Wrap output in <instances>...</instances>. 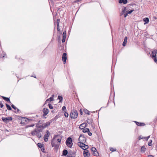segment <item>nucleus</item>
Wrapping results in <instances>:
<instances>
[{
  "mask_svg": "<svg viewBox=\"0 0 157 157\" xmlns=\"http://www.w3.org/2000/svg\"><path fill=\"white\" fill-rule=\"evenodd\" d=\"M16 109H17V112H15L16 113H19V112L20 111V110L19 109H17V108Z\"/></svg>",
  "mask_w": 157,
  "mask_h": 157,
  "instance_id": "nucleus-59",
  "label": "nucleus"
},
{
  "mask_svg": "<svg viewBox=\"0 0 157 157\" xmlns=\"http://www.w3.org/2000/svg\"><path fill=\"white\" fill-rule=\"evenodd\" d=\"M128 38L127 36H125L124 37V41L122 45L123 46H124L126 45V44L127 42V40Z\"/></svg>",
  "mask_w": 157,
  "mask_h": 157,
  "instance_id": "nucleus-15",
  "label": "nucleus"
},
{
  "mask_svg": "<svg viewBox=\"0 0 157 157\" xmlns=\"http://www.w3.org/2000/svg\"><path fill=\"white\" fill-rule=\"evenodd\" d=\"M128 13H125L124 14V17H126L128 15Z\"/></svg>",
  "mask_w": 157,
  "mask_h": 157,
  "instance_id": "nucleus-64",
  "label": "nucleus"
},
{
  "mask_svg": "<svg viewBox=\"0 0 157 157\" xmlns=\"http://www.w3.org/2000/svg\"><path fill=\"white\" fill-rule=\"evenodd\" d=\"M41 128H43V129L44 128H44V125H43V124H42V125H41Z\"/></svg>",
  "mask_w": 157,
  "mask_h": 157,
  "instance_id": "nucleus-62",
  "label": "nucleus"
},
{
  "mask_svg": "<svg viewBox=\"0 0 157 157\" xmlns=\"http://www.w3.org/2000/svg\"><path fill=\"white\" fill-rule=\"evenodd\" d=\"M2 121L6 124L8 123L9 122L6 117H2Z\"/></svg>",
  "mask_w": 157,
  "mask_h": 157,
  "instance_id": "nucleus-19",
  "label": "nucleus"
},
{
  "mask_svg": "<svg viewBox=\"0 0 157 157\" xmlns=\"http://www.w3.org/2000/svg\"><path fill=\"white\" fill-rule=\"evenodd\" d=\"M6 108L7 109L9 110H12V108H11V107L8 104H6Z\"/></svg>",
  "mask_w": 157,
  "mask_h": 157,
  "instance_id": "nucleus-29",
  "label": "nucleus"
},
{
  "mask_svg": "<svg viewBox=\"0 0 157 157\" xmlns=\"http://www.w3.org/2000/svg\"><path fill=\"white\" fill-rule=\"evenodd\" d=\"M7 118V120L8 121H9H9H11L12 120L13 118L11 117H6Z\"/></svg>",
  "mask_w": 157,
  "mask_h": 157,
  "instance_id": "nucleus-42",
  "label": "nucleus"
},
{
  "mask_svg": "<svg viewBox=\"0 0 157 157\" xmlns=\"http://www.w3.org/2000/svg\"><path fill=\"white\" fill-rule=\"evenodd\" d=\"M91 151L92 153L94 156H98L99 155V154L97 151L95 147H92L91 149Z\"/></svg>",
  "mask_w": 157,
  "mask_h": 157,
  "instance_id": "nucleus-4",
  "label": "nucleus"
},
{
  "mask_svg": "<svg viewBox=\"0 0 157 157\" xmlns=\"http://www.w3.org/2000/svg\"><path fill=\"white\" fill-rule=\"evenodd\" d=\"M157 54V49H155L152 52L151 56L152 59H154L155 62L157 63V57L156 56Z\"/></svg>",
  "mask_w": 157,
  "mask_h": 157,
  "instance_id": "nucleus-3",
  "label": "nucleus"
},
{
  "mask_svg": "<svg viewBox=\"0 0 157 157\" xmlns=\"http://www.w3.org/2000/svg\"><path fill=\"white\" fill-rule=\"evenodd\" d=\"M66 143L67 145L69 147V137L67 138V140L66 141Z\"/></svg>",
  "mask_w": 157,
  "mask_h": 157,
  "instance_id": "nucleus-39",
  "label": "nucleus"
},
{
  "mask_svg": "<svg viewBox=\"0 0 157 157\" xmlns=\"http://www.w3.org/2000/svg\"><path fill=\"white\" fill-rule=\"evenodd\" d=\"M58 99L59 100V102H62L63 99V97L62 96H59L58 97Z\"/></svg>",
  "mask_w": 157,
  "mask_h": 157,
  "instance_id": "nucleus-27",
  "label": "nucleus"
},
{
  "mask_svg": "<svg viewBox=\"0 0 157 157\" xmlns=\"http://www.w3.org/2000/svg\"><path fill=\"white\" fill-rule=\"evenodd\" d=\"M67 59V54L66 53H64L63 54L62 57V60L64 64L66 63Z\"/></svg>",
  "mask_w": 157,
  "mask_h": 157,
  "instance_id": "nucleus-7",
  "label": "nucleus"
},
{
  "mask_svg": "<svg viewBox=\"0 0 157 157\" xmlns=\"http://www.w3.org/2000/svg\"><path fill=\"white\" fill-rule=\"evenodd\" d=\"M82 132L84 133L87 132L89 131V129L88 128H86L84 129H83Z\"/></svg>",
  "mask_w": 157,
  "mask_h": 157,
  "instance_id": "nucleus-31",
  "label": "nucleus"
},
{
  "mask_svg": "<svg viewBox=\"0 0 157 157\" xmlns=\"http://www.w3.org/2000/svg\"><path fill=\"white\" fill-rule=\"evenodd\" d=\"M88 135L90 136H91L92 135V133L91 132H90V130H89V131H88Z\"/></svg>",
  "mask_w": 157,
  "mask_h": 157,
  "instance_id": "nucleus-55",
  "label": "nucleus"
},
{
  "mask_svg": "<svg viewBox=\"0 0 157 157\" xmlns=\"http://www.w3.org/2000/svg\"><path fill=\"white\" fill-rule=\"evenodd\" d=\"M110 150L111 151H116V148H113V147H110Z\"/></svg>",
  "mask_w": 157,
  "mask_h": 157,
  "instance_id": "nucleus-40",
  "label": "nucleus"
},
{
  "mask_svg": "<svg viewBox=\"0 0 157 157\" xmlns=\"http://www.w3.org/2000/svg\"><path fill=\"white\" fill-rule=\"evenodd\" d=\"M1 97L5 101L7 102H9V103H11V102L9 98H7L3 96H2Z\"/></svg>",
  "mask_w": 157,
  "mask_h": 157,
  "instance_id": "nucleus-16",
  "label": "nucleus"
},
{
  "mask_svg": "<svg viewBox=\"0 0 157 157\" xmlns=\"http://www.w3.org/2000/svg\"><path fill=\"white\" fill-rule=\"evenodd\" d=\"M72 138L69 137V147L71 148L72 145L73 143H72Z\"/></svg>",
  "mask_w": 157,
  "mask_h": 157,
  "instance_id": "nucleus-26",
  "label": "nucleus"
},
{
  "mask_svg": "<svg viewBox=\"0 0 157 157\" xmlns=\"http://www.w3.org/2000/svg\"><path fill=\"white\" fill-rule=\"evenodd\" d=\"M55 140V139L53 138L51 142V144L52 145V146L53 147H55L56 144H55V142L54 141Z\"/></svg>",
  "mask_w": 157,
  "mask_h": 157,
  "instance_id": "nucleus-25",
  "label": "nucleus"
},
{
  "mask_svg": "<svg viewBox=\"0 0 157 157\" xmlns=\"http://www.w3.org/2000/svg\"><path fill=\"white\" fill-rule=\"evenodd\" d=\"M128 2L127 0H119V2L120 3H123L126 4Z\"/></svg>",
  "mask_w": 157,
  "mask_h": 157,
  "instance_id": "nucleus-18",
  "label": "nucleus"
},
{
  "mask_svg": "<svg viewBox=\"0 0 157 157\" xmlns=\"http://www.w3.org/2000/svg\"><path fill=\"white\" fill-rule=\"evenodd\" d=\"M143 21L145 22L144 24L148 23L149 22V19L148 17H145L143 19Z\"/></svg>",
  "mask_w": 157,
  "mask_h": 157,
  "instance_id": "nucleus-23",
  "label": "nucleus"
},
{
  "mask_svg": "<svg viewBox=\"0 0 157 157\" xmlns=\"http://www.w3.org/2000/svg\"><path fill=\"white\" fill-rule=\"evenodd\" d=\"M57 118V116H56L54 118H52V119L50 120L48 122L50 123V124L52 123V122L54 121H56V119Z\"/></svg>",
  "mask_w": 157,
  "mask_h": 157,
  "instance_id": "nucleus-20",
  "label": "nucleus"
},
{
  "mask_svg": "<svg viewBox=\"0 0 157 157\" xmlns=\"http://www.w3.org/2000/svg\"><path fill=\"white\" fill-rule=\"evenodd\" d=\"M79 142L82 143V144H84L86 141V138L83 135L81 134L78 139Z\"/></svg>",
  "mask_w": 157,
  "mask_h": 157,
  "instance_id": "nucleus-2",
  "label": "nucleus"
},
{
  "mask_svg": "<svg viewBox=\"0 0 157 157\" xmlns=\"http://www.w3.org/2000/svg\"><path fill=\"white\" fill-rule=\"evenodd\" d=\"M41 149V151L42 152H44V150H45V149L44 148V146L42 147H41L40 148Z\"/></svg>",
  "mask_w": 157,
  "mask_h": 157,
  "instance_id": "nucleus-52",
  "label": "nucleus"
},
{
  "mask_svg": "<svg viewBox=\"0 0 157 157\" xmlns=\"http://www.w3.org/2000/svg\"><path fill=\"white\" fill-rule=\"evenodd\" d=\"M143 139H144V137H142L141 136H139L138 138V139L139 140H140Z\"/></svg>",
  "mask_w": 157,
  "mask_h": 157,
  "instance_id": "nucleus-54",
  "label": "nucleus"
},
{
  "mask_svg": "<svg viewBox=\"0 0 157 157\" xmlns=\"http://www.w3.org/2000/svg\"><path fill=\"white\" fill-rule=\"evenodd\" d=\"M37 133V129L35 128L33 131H32L31 133L33 136H35Z\"/></svg>",
  "mask_w": 157,
  "mask_h": 157,
  "instance_id": "nucleus-13",
  "label": "nucleus"
},
{
  "mask_svg": "<svg viewBox=\"0 0 157 157\" xmlns=\"http://www.w3.org/2000/svg\"><path fill=\"white\" fill-rule=\"evenodd\" d=\"M28 118H27L23 117L22 118L21 120V121H23V122L24 123H25V124H26V122H27V123L28 122Z\"/></svg>",
  "mask_w": 157,
  "mask_h": 157,
  "instance_id": "nucleus-21",
  "label": "nucleus"
},
{
  "mask_svg": "<svg viewBox=\"0 0 157 157\" xmlns=\"http://www.w3.org/2000/svg\"><path fill=\"white\" fill-rule=\"evenodd\" d=\"M46 134L44 135V140L45 142L48 141V137L50 135V133L49 132V131L47 130L46 131Z\"/></svg>",
  "mask_w": 157,
  "mask_h": 157,
  "instance_id": "nucleus-6",
  "label": "nucleus"
},
{
  "mask_svg": "<svg viewBox=\"0 0 157 157\" xmlns=\"http://www.w3.org/2000/svg\"><path fill=\"white\" fill-rule=\"evenodd\" d=\"M86 124L83 123L80 125L79 126V128L81 129H83V128L86 127Z\"/></svg>",
  "mask_w": 157,
  "mask_h": 157,
  "instance_id": "nucleus-12",
  "label": "nucleus"
},
{
  "mask_svg": "<svg viewBox=\"0 0 157 157\" xmlns=\"http://www.w3.org/2000/svg\"><path fill=\"white\" fill-rule=\"evenodd\" d=\"M146 150V148L145 147V146H142L140 150V151L141 152L144 153L145 152Z\"/></svg>",
  "mask_w": 157,
  "mask_h": 157,
  "instance_id": "nucleus-17",
  "label": "nucleus"
},
{
  "mask_svg": "<svg viewBox=\"0 0 157 157\" xmlns=\"http://www.w3.org/2000/svg\"><path fill=\"white\" fill-rule=\"evenodd\" d=\"M134 11V10H131L130 11H128L127 13L128 14H130Z\"/></svg>",
  "mask_w": 157,
  "mask_h": 157,
  "instance_id": "nucleus-46",
  "label": "nucleus"
},
{
  "mask_svg": "<svg viewBox=\"0 0 157 157\" xmlns=\"http://www.w3.org/2000/svg\"><path fill=\"white\" fill-rule=\"evenodd\" d=\"M136 124L138 126H144L145 125V124L144 123L139 122L136 121H134Z\"/></svg>",
  "mask_w": 157,
  "mask_h": 157,
  "instance_id": "nucleus-10",
  "label": "nucleus"
},
{
  "mask_svg": "<svg viewBox=\"0 0 157 157\" xmlns=\"http://www.w3.org/2000/svg\"><path fill=\"white\" fill-rule=\"evenodd\" d=\"M86 121L89 124H91L92 123V120L89 119H88Z\"/></svg>",
  "mask_w": 157,
  "mask_h": 157,
  "instance_id": "nucleus-38",
  "label": "nucleus"
},
{
  "mask_svg": "<svg viewBox=\"0 0 157 157\" xmlns=\"http://www.w3.org/2000/svg\"><path fill=\"white\" fill-rule=\"evenodd\" d=\"M11 107L13 108L15 110L16 109H17V108L13 104L11 105Z\"/></svg>",
  "mask_w": 157,
  "mask_h": 157,
  "instance_id": "nucleus-51",
  "label": "nucleus"
},
{
  "mask_svg": "<svg viewBox=\"0 0 157 157\" xmlns=\"http://www.w3.org/2000/svg\"><path fill=\"white\" fill-rule=\"evenodd\" d=\"M82 145H83V148H85V149L87 148V149L89 147V146L88 145L85 144H82Z\"/></svg>",
  "mask_w": 157,
  "mask_h": 157,
  "instance_id": "nucleus-37",
  "label": "nucleus"
},
{
  "mask_svg": "<svg viewBox=\"0 0 157 157\" xmlns=\"http://www.w3.org/2000/svg\"><path fill=\"white\" fill-rule=\"evenodd\" d=\"M54 95L53 94L52 96L50 97L49 98L47 99L46 101H45V102H47L48 101H53L54 100Z\"/></svg>",
  "mask_w": 157,
  "mask_h": 157,
  "instance_id": "nucleus-14",
  "label": "nucleus"
},
{
  "mask_svg": "<svg viewBox=\"0 0 157 157\" xmlns=\"http://www.w3.org/2000/svg\"><path fill=\"white\" fill-rule=\"evenodd\" d=\"M66 38V36H63V39L62 40V42L63 43H64L65 42V40Z\"/></svg>",
  "mask_w": 157,
  "mask_h": 157,
  "instance_id": "nucleus-35",
  "label": "nucleus"
},
{
  "mask_svg": "<svg viewBox=\"0 0 157 157\" xmlns=\"http://www.w3.org/2000/svg\"><path fill=\"white\" fill-rule=\"evenodd\" d=\"M85 151L83 152V155L84 157H89L90 155V153L89 152L87 148H85L84 150Z\"/></svg>",
  "mask_w": 157,
  "mask_h": 157,
  "instance_id": "nucleus-5",
  "label": "nucleus"
},
{
  "mask_svg": "<svg viewBox=\"0 0 157 157\" xmlns=\"http://www.w3.org/2000/svg\"><path fill=\"white\" fill-rule=\"evenodd\" d=\"M78 115V113L77 110L74 109L71 110L70 114V116L72 120L76 118Z\"/></svg>",
  "mask_w": 157,
  "mask_h": 157,
  "instance_id": "nucleus-1",
  "label": "nucleus"
},
{
  "mask_svg": "<svg viewBox=\"0 0 157 157\" xmlns=\"http://www.w3.org/2000/svg\"><path fill=\"white\" fill-rule=\"evenodd\" d=\"M35 124H32L31 125H28L26 126L25 127V128H28L30 127H33L34 126Z\"/></svg>",
  "mask_w": 157,
  "mask_h": 157,
  "instance_id": "nucleus-32",
  "label": "nucleus"
},
{
  "mask_svg": "<svg viewBox=\"0 0 157 157\" xmlns=\"http://www.w3.org/2000/svg\"><path fill=\"white\" fill-rule=\"evenodd\" d=\"M3 106V104L1 102H0V108H2Z\"/></svg>",
  "mask_w": 157,
  "mask_h": 157,
  "instance_id": "nucleus-50",
  "label": "nucleus"
},
{
  "mask_svg": "<svg viewBox=\"0 0 157 157\" xmlns=\"http://www.w3.org/2000/svg\"><path fill=\"white\" fill-rule=\"evenodd\" d=\"M66 31H64L63 33V36H66Z\"/></svg>",
  "mask_w": 157,
  "mask_h": 157,
  "instance_id": "nucleus-61",
  "label": "nucleus"
},
{
  "mask_svg": "<svg viewBox=\"0 0 157 157\" xmlns=\"http://www.w3.org/2000/svg\"><path fill=\"white\" fill-rule=\"evenodd\" d=\"M152 140H150L148 143V145L149 146H151L152 145Z\"/></svg>",
  "mask_w": 157,
  "mask_h": 157,
  "instance_id": "nucleus-41",
  "label": "nucleus"
},
{
  "mask_svg": "<svg viewBox=\"0 0 157 157\" xmlns=\"http://www.w3.org/2000/svg\"><path fill=\"white\" fill-rule=\"evenodd\" d=\"M68 153V151L66 149H64L63 151V156H66Z\"/></svg>",
  "mask_w": 157,
  "mask_h": 157,
  "instance_id": "nucleus-24",
  "label": "nucleus"
},
{
  "mask_svg": "<svg viewBox=\"0 0 157 157\" xmlns=\"http://www.w3.org/2000/svg\"><path fill=\"white\" fill-rule=\"evenodd\" d=\"M82 143L81 142H78V145L83 150H84L85 149V148H83V145H82Z\"/></svg>",
  "mask_w": 157,
  "mask_h": 157,
  "instance_id": "nucleus-28",
  "label": "nucleus"
},
{
  "mask_svg": "<svg viewBox=\"0 0 157 157\" xmlns=\"http://www.w3.org/2000/svg\"><path fill=\"white\" fill-rule=\"evenodd\" d=\"M48 105L49 108L50 109H53V107L51 104L49 103V104H48Z\"/></svg>",
  "mask_w": 157,
  "mask_h": 157,
  "instance_id": "nucleus-43",
  "label": "nucleus"
},
{
  "mask_svg": "<svg viewBox=\"0 0 157 157\" xmlns=\"http://www.w3.org/2000/svg\"><path fill=\"white\" fill-rule=\"evenodd\" d=\"M68 115H69V114L67 113L66 112H65L64 116L65 117H68Z\"/></svg>",
  "mask_w": 157,
  "mask_h": 157,
  "instance_id": "nucleus-48",
  "label": "nucleus"
},
{
  "mask_svg": "<svg viewBox=\"0 0 157 157\" xmlns=\"http://www.w3.org/2000/svg\"><path fill=\"white\" fill-rule=\"evenodd\" d=\"M5 56H2V54H0V59L1 58H3Z\"/></svg>",
  "mask_w": 157,
  "mask_h": 157,
  "instance_id": "nucleus-63",
  "label": "nucleus"
},
{
  "mask_svg": "<svg viewBox=\"0 0 157 157\" xmlns=\"http://www.w3.org/2000/svg\"><path fill=\"white\" fill-rule=\"evenodd\" d=\"M62 33L58 32L57 35V40L58 42L60 43L61 40Z\"/></svg>",
  "mask_w": 157,
  "mask_h": 157,
  "instance_id": "nucleus-8",
  "label": "nucleus"
},
{
  "mask_svg": "<svg viewBox=\"0 0 157 157\" xmlns=\"http://www.w3.org/2000/svg\"><path fill=\"white\" fill-rule=\"evenodd\" d=\"M80 114L81 115H82L83 114L82 110V109H80L79 110Z\"/></svg>",
  "mask_w": 157,
  "mask_h": 157,
  "instance_id": "nucleus-56",
  "label": "nucleus"
},
{
  "mask_svg": "<svg viewBox=\"0 0 157 157\" xmlns=\"http://www.w3.org/2000/svg\"><path fill=\"white\" fill-rule=\"evenodd\" d=\"M57 140L59 142V143H60L61 141V139H58Z\"/></svg>",
  "mask_w": 157,
  "mask_h": 157,
  "instance_id": "nucleus-60",
  "label": "nucleus"
},
{
  "mask_svg": "<svg viewBox=\"0 0 157 157\" xmlns=\"http://www.w3.org/2000/svg\"><path fill=\"white\" fill-rule=\"evenodd\" d=\"M34 121V120L33 119H29L28 118V122H30V121Z\"/></svg>",
  "mask_w": 157,
  "mask_h": 157,
  "instance_id": "nucleus-58",
  "label": "nucleus"
},
{
  "mask_svg": "<svg viewBox=\"0 0 157 157\" xmlns=\"http://www.w3.org/2000/svg\"><path fill=\"white\" fill-rule=\"evenodd\" d=\"M126 10V8L124 7V9L121 12L122 14H123L125 12Z\"/></svg>",
  "mask_w": 157,
  "mask_h": 157,
  "instance_id": "nucleus-47",
  "label": "nucleus"
},
{
  "mask_svg": "<svg viewBox=\"0 0 157 157\" xmlns=\"http://www.w3.org/2000/svg\"><path fill=\"white\" fill-rule=\"evenodd\" d=\"M43 125H44V128H45L50 125V123L48 122V121L46 123H43Z\"/></svg>",
  "mask_w": 157,
  "mask_h": 157,
  "instance_id": "nucleus-22",
  "label": "nucleus"
},
{
  "mask_svg": "<svg viewBox=\"0 0 157 157\" xmlns=\"http://www.w3.org/2000/svg\"><path fill=\"white\" fill-rule=\"evenodd\" d=\"M37 146L39 148H40L44 146V144H42L41 143H39L37 144Z\"/></svg>",
  "mask_w": 157,
  "mask_h": 157,
  "instance_id": "nucleus-33",
  "label": "nucleus"
},
{
  "mask_svg": "<svg viewBox=\"0 0 157 157\" xmlns=\"http://www.w3.org/2000/svg\"><path fill=\"white\" fill-rule=\"evenodd\" d=\"M36 136L39 138H40L42 136L41 134L39 132H37Z\"/></svg>",
  "mask_w": 157,
  "mask_h": 157,
  "instance_id": "nucleus-34",
  "label": "nucleus"
},
{
  "mask_svg": "<svg viewBox=\"0 0 157 157\" xmlns=\"http://www.w3.org/2000/svg\"><path fill=\"white\" fill-rule=\"evenodd\" d=\"M59 147V144H56V145L55 146V147H54V149H55L56 150H57Z\"/></svg>",
  "mask_w": 157,
  "mask_h": 157,
  "instance_id": "nucleus-36",
  "label": "nucleus"
},
{
  "mask_svg": "<svg viewBox=\"0 0 157 157\" xmlns=\"http://www.w3.org/2000/svg\"><path fill=\"white\" fill-rule=\"evenodd\" d=\"M150 136H148L147 137H144V139L145 140H148V139L150 138Z\"/></svg>",
  "mask_w": 157,
  "mask_h": 157,
  "instance_id": "nucleus-53",
  "label": "nucleus"
},
{
  "mask_svg": "<svg viewBox=\"0 0 157 157\" xmlns=\"http://www.w3.org/2000/svg\"><path fill=\"white\" fill-rule=\"evenodd\" d=\"M36 124V127L38 128H41V125H39L38 124Z\"/></svg>",
  "mask_w": 157,
  "mask_h": 157,
  "instance_id": "nucleus-44",
  "label": "nucleus"
},
{
  "mask_svg": "<svg viewBox=\"0 0 157 157\" xmlns=\"http://www.w3.org/2000/svg\"><path fill=\"white\" fill-rule=\"evenodd\" d=\"M43 111L44 114L43 116L45 117L48 113V109L47 108H44L43 109Z\"/></svg>",
  "mask_w": 157,
  "mask_h": 157,
  "instance_id": "nucleus-9",
  "label": "nucleus"
},
{
  "mask_svg": "<svg viewBox=\"0 0 157 157\" xmlns=\"http://www.w3.org/2000/svg\"><path fill=\"white\" fill-rule=\"evenodd\" d=\"M62 109L63 111L65 112L66 110V107L65 106H63L62 108Z\"/></svg>",
  "mask_w": 157,
  "mask_h": 157,
  "instance_id": "nucleus-49",
  "label": "nucleus"
},
{
  "mask_svg": "<svg viewBox=\"0 0 157 157\" xmlns=\"http://www.w3.org/2000/svg\"><path fill=\"white\" fill-rule=\"evenodd\" d=\"M71 155V154L70 153V151H69V157H75L74 155L72 156Z\"/></svg>",
  "mask_w": 157,
  "mask_h": 157,
  "instance_id": "nucleus-57",
  "label": "nucleus"
},
{
  "mask_svg": "<svg viewBox=\"0 0 157 157\" xmlns=\"http://www.w3.org/2000/svg\"><path fill=\"white\" fill-rule=\"evenodd\" d=\"M43 128H39V129H37V132H42V130H43Z\"/></svg>",
  "mask_w": 157,
  "mask_h": 157,
  "instance_id": "nucleus-45",
  "label": "nucleus"
},
{
  "mask_svg": "<svg viewBox=\"0 0 157 157\" xmlns=\"http://www.w3.org/2000/svg\"><path fill=\"white\" fill-rule=\"evenodd\" d=\"M83 111L86 114L88 115H90L89 111L87 109H84Z\"/></svg>",
  "mask_w": 157,
  "mask_h": 157,
  "instance_id": "nucleus-30",
  "label": "nucleus"
},
{
  "mask_svg": "<svg viewBox=\"0 0 157 157\" xmlns=\"http://www.w3.org/2000/svg\"><path fill=\"white\" fill-rule=\"evenodd\" d=\"M59 22H60V19H57L56 24H57V30L58 31V32H60L59 31L60 29H59Z\"/></svg>",
  "mask_w": 157,
  "mask_h": 157,
  "instance_id": "nucleus-11",
  "label": "nucleus"
}]
</instances>
